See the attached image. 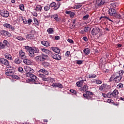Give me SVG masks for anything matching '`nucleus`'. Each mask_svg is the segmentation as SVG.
I'll return each instance as SVG.
<instances>
[{
    "instance_id": "f257e3e1",
    "label": "nucleus",
    "mask_w": 124,
    "mask_h": 124,
    "mask_svg": "<svg viewBox=\"0 0 124 124\" xmlns=\"http://www.w3.org/2000/svg\"><path fill=\"white\" fill-rule=\"evenodd\" d=\"M29 56L31 59H33L35 57V54H38L39 53V49L38 48L34 47L32 49L29 51Z\"/></svg>"
},
{
    "instance_id": "f03ea898",
    "label": "nucleus",
    "mask_w": 124,
    "mask_h": 124,
    "mask_svg": "<svg viewBox=\"0 0 124 124\" xmlns=\"http://www.w3.org/2000/svg\"><path fill=\"white\" fill-rule=\"evenodd\" d=\"M0 63L5 65L7 68H11L10 62L5 58H0Z\"/></svg>"
},
{
    "instance_id": "7ed1b4c3",
    "label": "nucleus",
    "mask_w": 124,
    "mask_h": 124,
    "mask_svg": "<svg viewBox=\"0 0 124 124\" xmlns=\"http://www.w3.org/2000/svg\"><path fill=\"white\" fill-rule=\"evenodd\" d=\"M99 32H101V29L97 27L93 28L91 31V34L93 36L97 35Z\"/></svg>"
},
{
    "instance_id": "20e7f679",
    "label": "nucleus",
    "mask_w": 124,
    "mask_h": 124,
    "mask_svg": "<svg viewBox=\"0 0 124 124\" xmlns=\"http://www.w3.org/2000/svg\"><path fill=\"white\" fill-rule=\"evenodd\" d=\"M118 95H119V91L117 89H115L112 93L109 92L108 93V96L110 97V98H116Z\"/></svg>"
},
{
    "instance_id": "39448f33",
    "label": "nucleus",
    "mask_w": 124,
    "mask_h": 124,
    "mask_svg": "<svg viewBox=\"0 0 124 124\" xmlns=\"http://www.w3.org/2000/svg\"><path fill=\"white\" fill-rule=\"evenodd\" d=\"M110 86L107 84H103L99 88V91H104V92H107L108 90H110Z\"/></svg>"
},
{
    "instance_id": "423d86ee",
    "label": "nucleus",
    "mask_w": 124,
    "mask_h": 124,
    "mask_svg": "<svg viewBox=\"0 0 124 124\" xmlns=\"http://www.w3.org/2000/svg\"><path fill=\"white\" fill-rule=\"evenodd\" d=\"M48 56L45 55L44 54H42L40 56H38L35 57L36 61H39V62H44L45 60H46V58H47Z\"/></svg>"
},
{
    "instance_id": "0eeeda50",
    "label": "nucleus",
    "mask_w": 124,
    "mask_h": 124,
    "mask_svg": "<svg viewBox=\"0 0 124 124\" xmlns=\"http://www.w3.org/2000/svg\"><path fill=\"white\" fill-rule=\"evenodd\" d=\"M49 6L51 8H53V7L54 10H57L59 9L60 6H61V3L58 2L56 4V2H53L50 4Z\"/></svg>"
},
{
    "instance_id": "6e6552de",
    "label": "nucleus",
    "mask_w": 124,
    "mask_h": 124,
    "mask_svg": "<svg viewBox=\"0 0 124 124\" xmlns=\"http://www.w3.org/2000/svg\"><path fill=\"white\" fill-rule=\"evenodd\" d=\"M0 15L2 17H4L5 18H7L8 16H9V13L7 10L5 9H3L0 11Z\"/></svg>"
},
{
    "instance_id": "1a4fd4ad",
    "label": "nucleus",
    "mask_w": 124,
    "mask_h": 124,
    "mask_svg": "<svg viewBox=\"0 0 124 124\" xmlns=\"http://www.w3.org/2000/svg\"><path fill=\"white\" fill-rule=\"evenodd\" d=\"M24 70L27 72V73H34V70L32 68H31L30 66H24Z\"/></svg>"
},
{
    "instance_id": "9d476101",
    "label": "nucleus",
    "mask_w": 124,
    "mask_h": 124,
    "mask_svg": "<svg viewBox=\"0 0 124 124\" xmlns=\"http://www.w3.org/2000/svg\"><path fill=\"white\" fill-rule=\"evenodd\" d=\"M31 78L32 79V83H34V84H40L38 78H37L34 75H33Z\"/></svg>"
},
{
    "instance_id": "9b49d317",
    "label": "nucleus",
    "mask_w": 124,
    "mask_h": 124,
    "mask_svg": "<svg viewBox=\"0 0 124 124\" xmlns=\"http://www.w3.org/2000/svg\"><path fill=\"white\" fill-rule=\"evenodd\" d=\"M116 13L117 11L114 8L109 9L108 10V14L110 15V16H116Z\"/></svg>"
},
{
    "instance_id": "f8f14e48",
    "label": "nucleus",
    "mask_w": 124,
    "mask_h": 124,
    "mask_svg": "<svg viewBox=\"0 0 124 124\" xmlns=\"http://www.w3.org/2000/svg\"><path fill=\"white\" fill-rule=\"evenodd\" d=\"M51 57L53 58V59H54V60H57V61H60L62 59V57H61V55L56 53L51 54Z\"/></svg>"
},
{
    "instance_id": "ddd939ff",
    "label": "nucleus",
    "mask_w": 124,
    "mask_h": 124,
    "mask_svg": "<svg viewBox=\"0 0 124 124\" xmlns=\"http://www.w3.org/2000/svg\"><path fill=\"white\" fill-rule=\"evenodd\" d=\"M3 27L4 28H6V29H9L11 31H15V28L14 27H12V25L8 24V23H5L3 25Z\"/></svg>"
},
{
    "instance_id": "4468645a",
    "label": "nucleus",
    "mask_w": 124,
    "mask_h": 124,
    "mask_svg": "<svg viewBox=\"0 0 124 124\" xmlns=\"http://www.w3.org/2000/svg\"><path fill=\"white\" fill-rule=\"evenodd\" d=\"M19 56L20 59H27V56L25 55V52L22 50H19Z\"/></svg>"
},
{
    "instance_id": "2eb2a0df",
    "label": "nucleus",
    "mask_w": 124,
    "mask_h": 124,
    "mask_svg": "<svg viewBox=\"0 0 124 124\" xmlns=\"http://www.w3.org/2000/svg\"><path fill=\"white\" fill-rule=\"evenodd\" d=\"M4 57L6 60H8L9 61H13L12 56H11V55L8 53H5Z\"/></svg>"
},
{
    "instance_id": "dca6fc26",
    "label": "nucleus",
    "mask_w": 124,
    "mask_h": 124,
    "mask_svg": "<svg viewBox=\"0 0 124 124\" xmlns=\"http://www.w3.org/2000/svg\"><path fill=\"white\" fill-rule=\"evenodd\" d=\"M13 74H14V73L13 72L12 70L8 69L6 70L5 75L7 76H13Z\"/></svg>"
},
{
    "instance_id": "f3484780",
    "label": "nucleus",
    "mask_w": 124,
    "mask_h": 124,
    "mask_svg": "<svg viewBox=\"0 0 124 124\" xmlns=\"http://www.w3.org/2000/svg\"><path fill=\"white\" fill-rule=\"evenodd\" d=\"M0 33L2 35H4V36H9L10 35V33L5 30L0 31Z\"/></svg>"
},
{
    "instance_id": "a211bd4d",
    "label": "nucleus",
    "mask_w": 124,
    "mask_h": 124,
    "mask_svg": "<svg viewBox=\"0 0 124 124\" xmlns=\"http://www.w3.org/2000/svg\"><path fill=\"white\" fill-rule=\"evenodd\" d=\"M86 81V79H83V80H81L78 81L76 83V85L77 87H78V88H80V87H82V86H83V84H84V82Z\"/></svg>"
},
{
    "instance_id": "6ab92c4d",
    "label": "nucleus",
    "mask_w": 124,
    "mask_h": 124,
    "mask_svg": "<svg viewBox=\"0 0 124 124\" xmlns=\"http://www.w3.org/2000/svg\"><path fill=\"white\" fill-rule=\"evenodd\" d=\"M51 86L54 88H60V89L62 88V85L59 83H54Z\"/></svg>"
},
{
    "instance_id": "aec40b11",
    "label": "nucleus",
    "mask_w": 124,
    "mask_h": 124,
    "mask_svg": "<svg viewBox=\"0 0 124 124\" xmlns=\"http://www.w3.org/2000/svg\"><path fill=\"white\" fill-rule=\"evenodd\" d=\"M23 62L24 63H25V64H27V65H31V64L32 63V62L31 60L27 59L26 58L24 59L23 60Z\"/></svg>"
},
{
    "instance_id": "412c9836",
    "label": "nucleus",
    "mask_w": 124,
    "mask_h": 124,
    "mask_svg": "<svg viewBox=\"0 0 124 124\" xmlns=\"http://www.w3.org/2000/svg\"><path fill=\"white\" fill-rule=\"evenodd\" d=\"M51 49L53 52L55 53H57V54H59L61 52V49L57 47H52Z\"/></svg>"
},
{
    "instance_id": "4be33fe9",
    "label": "nucleus",
    "mask_w": 124,
    "mask_h": 124,
    "mask_svg": "<svg viewBox=\"0 0 124 124\" xmlns=\"http://www.w3.org/2000/svg\"><path fill=\"white\" fill-rule=\"evenodd\" d=\"M39 72L40 73H44L45 75H48L49 74V72L48 71L46 70L45 69H41Z\"/></svg>"
},
{
    "instance_id": "5701e85b",
    "label": "nucleus",
    "mask_w": 124,
    "mask_h": 124,
    "mask_svg": "<svg viewBox=\"0 0 124 124\" xmlns=\"http://www.w3.org/2000/svg\"><path fill=\"white\" fill-rule=\"evenodd\" d=\"M41 44L44 45V46H46V47L50 46V44L47 41H41Z\"/></svg>"
},
{
    "instance_id": "b1692460",
    "label": "nucleus",
    "mask_w": 124,
    "mask_h": 124,
    "mask_svg": "<svg viewBox=\"0 0 124 124\" xmlns=\"http://www.w3.org/2000/svg\"><path fill=\"white\" fill-rule=\"evenodd\" d=\"M97 2L98 6H100V5H103L105 3V1L104 0H97Z\"/></svg>"
},
{
    "instance_id": "393cba45",
    "label": "nucleus",
    "mask_w": 124,
    "mask_h": 124,
    "mask_svg": "<svg viewBox=\"0 0 124 124\" xmlns=\"http://www.w3.org/2000/svg\"><path fill=\"white\" fill-rule=\"evenodd\" d=\"M54 20H56L57 22H60L61 21V18H59V16L58 14H55L53 16Z\"/></svg>"
},
{
    "instance_id": "a878e982",
    "label": "nucleus",
    "mask_w": 124,
    "mask_h": 124,
    "mask_svg": "<svg viewBox=\"0 0 124 124\" xmlns=\"http://www.w3.org/2000/svg\"><path fill=\"white\" fill-rule=\"evenodd\" d=\"M35 10H36V11L41 12V10H42V6L40 5H37L35 8Z\"/></svg>"
},
{
    "instance_id": "bb28decb",
    "label": "nucleus",
    "mask_w": 124,
    "mask_h": 124,
    "mask_svg": "<svg viewBox=\"0 0 124 124\" xmlns=\"http://www.w3.org/2000/svg\"><path fill=\"white\" fill-rule=\"evenodd\" d=\"M107 19H109V17L106 16H101V17H100V20H101V21H107Z\"/></svg>"
},
{
    "instance_id": "cd10ccee",
    "label": "nucleus",
    "mask_w": 124,
    "mask_h": 124,
    "mask_svg": "<svg viewBox=\"0 0 124 124\" xmlns=\"http://www.w3.org/2000/svg\"><path fill=\"white\" fill-rule=\"evenodd\" d=\"M3 43L5 47V46L6 47H10V44H9V42H8V41H7V40H4L3 41Z\"/></svg>"
},
{
    "instance_id": "c85d7f7f",
    "label": "nucleus",
    "mask_w": 124,
    "mask_h": 124,
    "mask_svg": "<svg viewBox=\"0 0 124 124\" xmlns=\"http://www.w3.org/2000/svg\"><path fill=\"white\" fill-rule=\"evenodd\" d=\"M121 81V77L117 76L114 78V83H119Z\"/></svg>"
},
{
    "instance_id": "c756f323",
    "label": "nucleus",
    "mask_w": 124,
    "mask_h": 124,
    "mask_svg": "<svg viewBox=\"0 0 124 124\" xmlns=\"http://www.w3.org/2000/svg\"><path fill=\"white\" fill-rule=\"evenodd\" d=\"M83 52L85 55H89L91 52V50H90V48H86L83 50Z\"/></svg>"
},
{
    "instance_id": "7c9ffc66",
    "label": "nucleus",
    "mask_w": 124,
    "mask_h": 124,
    "mask_svg": "<svg viewBox=\"0 0 124 124\" xmlns=\"http://www.w3.org/2000/svg\"><path fill=\"white\" fill-rule=\"evenodd\" d=\"M88 86L87 85H84L83 87L80 88V91H82L83 92H86L88 91Z\"/></svg>"
},
{
    "instance_id": "2f4dec72",
    "label": "nucleus",
    "mask_w": 124,
    "mask_h": 124,
    "mask_svg": "<svg viewBox=\"0 0 124 124\" xmlns=\"http://www.w3.org/2000/svg\"><path fill=\"white\" fill-rule=\"evenodd\" d=\"M42 65L44 67H48V66H50V63L48 62H43L42 63Z\"/></svg>"
},
{
    "instance_id": "473e14b6",
    "label": "nucleus",
    "mask_w": 124,
    "mask_h": 124,
    "mask_svg": "<svg viewBox=\"0 0 124 124\" xmlns=\"http://www.w3.org/2000/svg\"><path fill=\"white\" fill-rule=\"evenodd\" d=\"M33 37H34V36L32 34H28L26 36L27 39H33Z\"/></svg>"
},
{
    "instance_id": "72a5a7b5",
    "label": "nucleus",
    "mask_w": 124,
    "mask_h": 124,
    "mask_svg": "<svg viewBox=\"0 0 124 124\" xmlns=\"http://www.w3.org/2000/svg\"><path fill=\"white\" fill-rule=\"evenodd\" d=\"M110 5H111V6H112V7H114L115 8L118 7V6H119V3L113 2L110 4Z\"/></svg>"
},
{
    "instance_id": "f704fd0d",
    "label": "nucleus",
    "mask_w": 124,
    "mask_h": 124,
    "mask_svg": "<svg viewBox=\"0 0 124 124\" xmlns=\"http://www.w3.org/2000/svg\"><path fill=\"white\" fill-rule=\"evenodd\" d=\"M83 96H84V97L86 98V99H88V100L93 99V98H92V97H91L90 96H89L88 95H87V94L84 93Z\"/></svg>"
},
{
    "instance_id": "c9c22d12",
    "label": "nucleus",
    "mask_w": 124,
    "mask_h": 124,
    "mask_svg": "<svg viewBox=\"0 0 124 124\" xmlns=\"http://www.w3.org/2000/svg\"><path fill=\"white\" fill-rule=\"evenodd\" d=\"M34 47H31L29 46H24V48L26 49L27 51L30 52L33 48Z\"/></svg>"
},
{
    "instance_id": "e433bc0d",
    "label": "nucleus",
    "mask_w": 124,
    "mask_h": 124,
    "mask_svg": "<svg viewBox=\"0 0 124 124\" xmlns=\"http://www.w3.org/2000/svg\"><path fill=\"white\" fill-rule=\"evenodd\" d=\"M22 62V61L20 60L19 58H16L15 60V63L16 64L21 63Z\"/></svg>"
},
{
    "instance_id": "4c0bfd02",
    "label": "nucleus",
    "mask_w": 124,
    "mask_h": 124,
    "mask_svg": "<svg viewBox=\"0 0 124 124\" xmlns=\"http://www.w3.org/2000/svg\"><path fill=\"white\" fill-rule=\"evenodd\" d=\"M19 9H20L21 11H25V5H24V4H20L19 5Z\"/></svg>"
},
{
    "instance_id": "58836bf2",
    "label": "nucleus",
    "mask_w": 124,
    "mask_h": 124,
    "mask_svg": "<svg viewBox=\"0 0 124 124\" xmlns=\"http://www.w3.org/2000/svg\"><path fill=\"white\" fill-rule=\"evenodd\" d=\"M89 18H90V15H86L83 16L82 19L83 20V21H86V20H88V19H89Z\"/></svg>"
},
{
    "instance_id": "ea45409f",
    "label": "nucleus",
    "mask_w": 124,
    "mask_h": 124,
    "mask_svg": "<svg viewBox=\"0 0 124 124\" xmlns=\"http://www.w3.org/2000/svg\"><path fill=\"white\" fill-rule=\"evenodd\" d=\"M34 22L35 23V25L36 26H39V22H38V20H37V19L36 18L34 17L33 18Z\"/></svg>"
},
{
    "instance_id": "a19ab883",
    "label": "nucleus",
    "mask_w": 124,
    "mask_h": 124,
    "mask_svg": "<svg viewBox=\"0 0 124 124\" xmlns=\"http://www.w3.org/2000/svg\"><path fill=\"white\" fill-rule=\"evenodd\" d=\"M47 31L49 34H51L54 32V30H53V28H50L47 29Z\"/></svg>"
},
{
    "instance_id": "79ce46f5",
    "label": "nucleus",
    "mask_w": 124,
    "mask_h": 124,
    "mask_svg": "<svg viewBox=\"0 0 124 124\" xmlns=\"http://www.w3.org/2000/svg\"><path fill=\"white\" fill-rule=\"evenodd\" d=\"M112 81H113V82L115 81V76H112L110 78H109V79L108 80V82L110 83V82H112Z\"/></svg>"
},
{
    "instance_id": "37998d69",
    "label": "nucleus",
    "mask_w": 124,
    "mask_h": 124,
    "mask_svg": "<svg viewBox=\"0 0 124 124\" xmlns=\"http://www.w3.org/2000/svg\"><path fill=\"white\" fill-rule=\"evenodd\" d=\"M96 77V75H94V74H90L89 75V78H95Z\"/></svg>"
},
{
    "instance_id": "c03bdc74",
    "label": "nucleus",
    "mask_w": 124,
    "mask_h": 124,
    "mask_svg": "<svg viewBox=\"0 0 124 124\" xmlns=\"http://www.w3.org/2000/svg\"><path fill=\"white\" fill-rule=\"evenodd\" d=\"M47 82H49V83H53V82H55V80L53 78H48Z\"/></svg>"
},
{
    "instance_id": "a18cd8bd",
    "label": "nucleus",
    "mask_w": 124,
    "mask_h": 124,
    "mask_svg": "<svg viewBox=\"0 0 124 124\" xmlns=\"http://www.w3.org/2000/svg\"><path fill=\"white\" fill-rule=\"evenodd\" d=\"M117 89H123L124 88V85L122 83H119L117 85Z\"/></svg>"
},
{
    "instance_id": "49530a36",
    "label": "nucleus",
    "mask_w": 124,
    "mask_h": 124,
    "mask_svg": "<svg viewBox=\"0 0 124 124\" xmlns=\"http://www.w3.org/2000/svg\"><path fill=\"white\" fill-rule=\"evenodd\" d=\"M32 73H26V75L27 77H30V78H31V77L33 75Z\"/></svg>"
},
{
    "instance_id": "de8ad7c7",
    "label": "nucleus",
    "mask_w": 124,
    "mask_h": 124,
    "mask_svg": "<svg viewBox=\"0 0 124 124\" xmlns=\"http://www.w3.org/2000/svg\"><path fill=\"white\" fill-rule=\"evenodd\" d=\"M50 8L51 7L49 5L46 6L44 7V10L45 11H48V10H50Z\"/></svg>"
},
{
    "instance_id": "09e8293b",
    "label": "nucleus",
    "mask_w": 124,
    "mask_h": 124,
    "mask_svg": "<svg viewBox=\"0 0 124 124\" xmlns=\"http://www.w3.org/2000/svg\"><path fill=\"white\" fill-rule=\"evenodd\" d=\"M102 95L104 97H108V98H110V96H109V92L106 93H102Z\"/></svg>"
},
{
    "instance_id": "8fccbe9b",
    "label": "nucleus",
    "mask_w": 124,
    "mask_h": 124,
    "mask_svg": "<svg viewBox=\"0 0 124 124\" xmlns=\"http://www.w3.org/2000/svg\"><path fill=\"white\" fill-rule=\"evenodd\" d=\"M115 16L117 19H122V16L120 14H117L116 13Z\"/></svg>"
},
{
    "instance_id": "3c124183",
    "label": "nucleus",
    "mask_w": 124,
    "mask_h": 124,
    "mask_svg": "<svg viewBox=\"0 0 124 124\" xmlns=\"http://www.w3.org/2000/svg\"><path fill=\"white\" fill-rule=\"evenodd\" d=\"M16 39H17L18 40H24V38H23V37L21 36H17L16 37Z\"/></svg>"
},
{
    "instance_id": "603ef678",
    "label": "nucleus",
    "mask_w": 124,
    "mask_h": 124,
    "mask_svg": "<svg viewBox=\"0 0 124 124\" xmlns=\"http://www.w3.org/2000/svg\"><path fill=\"white\" fill-rule=\"evenodd\" d=\"M5 46L1 42H0V49H4Z\"/></svg>"
},
{
    "instance_id": "864d4df0",
    "label": "nucleus",
    "mask_w": 124,
    "mask_h": 124,
    "mask_svg": "<svg viewBox=\"0 0 124 124\" xmlns=\"http://www.w3.org/2000/svg\"><path fill=\"white\" fill-rule=\"evenodd\" d=\"M18 70L19 72H21V73H24V70L23 69V68L22 67H19L18 68Z\"/></svg>"
},
{
    "instance_id": "5fc2aeb1",
    "label": "nucleus",
    "mask_w": 124,
    "mask_h": 124,
    "mask_svg": "<svg viewBox=\"0 0 124 124\" xmlns=\"http://www.w3.org/2000/svg\"><path fill=\"white\" fill-rule=\"evenodd\" d=\"M41 50L42 51V52H44L45 53H49V52H50L49 50L45 48H41Z\"/></svg>"
},
{
    "instance_id": "6e6d98bb",
    "label": "nucleus",
    "mask_w": 124,
    "mask_h": 124,
    "mask_svg": "<svg viewBox=\"0 0 124 124\" xmlns=\"http://www.w3.org/2000/svg\"><path fill=\"white\" fill-rule=\"evenodd\" d=\"M86 93L87 95H93V92H91L90 91H87L86 92Z\"/></svg>"
},
{
    "instance_id": "4d7b16f0",
    "label": "nucleus",
    "mask_w": 124,
    "mask_h": 124,
    "mask_svg": "<svg viewBox=\"0 0 124 124\" xmlns=\"http://www.w3.org/2000/svg\"><path fill=\"white\" fill-rule=\"evenodd\" d=\"M28 24H29V26H31V23H32V19H29L27 20Z\"/></svg>"
},
{
    "instance_id": "13d9d810",
    "label": "nucleus",
    "mask_w": 124,
    "mask_h": 124,
    "mask_svg": "<svg viewBox=\"0 0 124 124\" xmlns=\"http://www.w3.org/2000/svg\"><path fill=\"white\" fill-rule=\"evenodd\" d=\"M96 84H97L98 85H100V84H101V83H102V81H101V80L97 79V80H95Z\"/></svg>"
},
{
    "instance_id": "bf43d9fd",
    "label": "nucleus",
    "mask_w": 124,
    "mask_h": 124,
    "mask_svg": "<svg viewBox=\"0 0 124 124\" xmlns=\"http://www.w3.org/2000/svg\"><path fill=\"white\" fill-rule=\"evenodd\" d=\"M83 63V60H78L77 61V64H82Z\"/></svg>"
},
{
    "instance_id": "052dcab7",
    "label": "nucleus",
    "mask_w": 124,
    "mask_h": 124,
    "mask_svg": "<svg viewBox=\"0 0 124 124\" xmlns=\"http://www.w3.org/2000/svg\"><path fill=\"white\" fill-rule=\"evenodd\" d=\"M74 16H75V13L71 12V14H70V17H71V18H73Z\"/></svg>"
},
{
    "instance_id": "680f3d73",
    "label": "nucleus",
    "mask_w": 124,
    "mask_h": 124,
    "mask_svg": "<svg viewBox=\"0 0 124 124\" xmlns=\"http://www.w3.org/2000/svg\"><path fill=\"white\" fill-rule=\"evenodd\" d=\"M124 70H120V71H119V75H120V77H121V76H122V75H123V74H124Z\"/></svg>"
},
{
    "instance_id": "e2e57ef3",
    "label": "nucleus",
    "mask_w": 124,
    "mask_h": 124,
    "mask_svg": "<svg viewBox=\"0 0 124 124\" xmlns=\"http://www.w3.org/2000/svg\"><path fill=\"white\" fill-rule=\"evenodd\" d=\"M70 93H74V94H76V91L73 90V89H71L70 90Z\"/></svg>"
},
{
    "instance_id": "0e129e2a",
    "label": "nucleus",
    "mask_w": 124,
    "mask_h": 124,
    "mask_svg": "<svg viewBox=\"0 0 124 124\" xmlns=\"http://www.w3.org/2000/svg\"><path fill=\"white\" fill-rule=\"evenodd\" d=\"M38 76H39V77L42 78V79L44 78V77H45V75H44L42 74H39Z\"/></svg>"
},
{
    "instance_id": "69168bd1",
    "label": "nucleus",
    "mask_w": 124,
    "mask_h": 124,
    "mask_svg": "<svg viewBox=\"0 0 124 124\" xmlns=\"http://www.w3.org/2000/svg\"><path fill=\"white\" fill-rule=\"evenodd\" d=\"M12 77L13 78V79H19V77H18V76L13 75V76H12Z\"/></svg>"
},
{
    "instance_id": "338daca9",
    "label": "nucleus",
    "mask_w": 124,
    "mask_h": 124,
    "mask_svg": "<svg viewBox=\"0 0 124 124\" xmlns=\"http://www.w3.org/2000/svg\"><path fill=\"white\" fill-rule=\"evenodd\" d=\"M22 21L23 22V24H27L28 23V21H27V19L24 18H22Z\"/></svg>"
},
{
    "instance_id": "774afa93",
    "label": "nucleus",
    "mask_w": 124,
    "mask_h": 124,
    "mask_svg": "<svg viewBox=\"0 0 124 124\" xmlns=\"http://www.w3.org/2000/svg\"><path fill=\"white\" fill-rule=\"evenodd\" d=\"M89 29H90V28H89V27H85L84 28V31L87 32V31H89Z\"/></svg>"
}]
</instances>
